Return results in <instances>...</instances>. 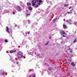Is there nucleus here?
I'll return each mask as SVG.
<instances>
[{
	"label": "nucleus",
	"mask_w": 77,
	"mask_h": 77,
	"mask_svg": "<svg viewBox=\"0 0 77 77\" xmlns=\"http://www.w3.org/2000/svg\"><path fill=\"white\" fill-rule=\"evenodd\" d=\"M17 56L18 59H21V58H23V52L21 51H19L17 54Z\"/></svg>",
	"instance_id": "f257e3e1"
},
{
	"label": "nucleus",
	"mask_w": 77,
	"mask_h": 77,
	"mask_svg": "<svg viewBox=\"0 0 77 77\" xmlns=\"http://www.w3.org/2000/svg\"><path fill=\"white\" fill-rule=\"evenodd\" d=\"M38 2V0H32V5L33 6L35 5V4L36 3V2Z\"/></svg>",
	"instance_id": "f03ea898"
},
{
	"label": "nucleus",
	"mask_w": 77,
	"mask_h": 77,
	"mask_svg": "<svg viewBox=\"0 0 77 77\" xmlns=\"http://www.w3.org/2000/svg\"><path fill=\"white\" fill-rule=\"evenodd\" d=\"M64 35H66V33L64 31H62L61 32V35L62 37H65V36Z\"/></svg>",
	"instance_id": "7ed1b4c3"
},
{
	"label": "nucleus",
	"mask_w": 77,
	"mask_h": 77,
	"mask_svg": "<svg viewBox=\"0 0 77 77\" xmlns=\"http://www.w3.org/2000/svg\"><path fill=\"white\" fill-rule=\"evenodd\" d=\"M9 28L7 26L6 27V31L7 32V33H10V32L9 31Z\"/></svg>",
	"instance_id": "20e7f679"
},
{
	"label": "nucleus",
	"mask_w": 77,
	"mask_h": 77,
	"mask_svg": "<svg viewBox=\"0 0 77 77\" xmlns=\"http://www.w3.org/2000/svg\"><path fill=\"white\" fill-rule=\"evenodd\" d=\"M17 9L18 11H21V9L19 6L17 7Z\"/></svg>",
	"instance_id": "39448f33"
},
{
	"label": "nucleus",
	"mask_w": 77,
	"mask_h": 77,
	"mask_svg": "<svg viewBox=\"0 0 77 77\" xmlns=\"http://www.w3.org/2000/svg\"><path fill=\"white\" fill-rule=\"evenodd\" d=\"M69 23L70 24H72V21H71V20L69 19Z\"/></svg>",
	"instance_id": "423d86ee"
},
{
	"label": "nucleus",
	"mask_w": 77,
	"mask_h": 77,
	"mask_svg": "<svg viewBox=\"0 0 77 77\" xmlns=\"http://www.w3.org/2000/svg\"><path fill=\"white\" fill-rule=\"evenodd\" d=\"M14 52H16V51H10V53H14Z\"/></svg>",
	"instance_id": "0eeeda50"
},
{
	"label": "nucleus",
	"mask_w": 77,
	"mask_h": 77,
	"mask_svg": "<svg viewBox=\"0 0 77 77\" xmlns=\"http://www.w3.org/2000/svg\"><path fill=\"white\" fill-rule=\"evenodd\" d=\"M27 6H31V3L29 2H27Z\"/></svg>",
	"instance_id": "6e6552de"
},
{
	"label": "nucleus",
	"mask_w": 77,
	"mask_h": 77,
	"mask_svg": "<svg viewBox=\"0 0 77 77\" xmlns=\"http://www.w3.org/2000/svg\"><path fill=\"white\" fill-rule=\"evenodd\" d=\"M57 18H56L54 20H53V22L54 23H55V21H56V20H57Z\"/></svg>",
	"instance_id": "1a4fd4ad"
},
{
	"label": "nucleus",
	"mask_w": 77,
	"mask_h": 77,
	"mask_svg": "<svg viewBox=\"0 0 77 77\" xmlns=\"http://www.w3.org/2000/svg\"><path fill=\"white\" fill-rule=\"evenodd\" d=\"M28 9L29 11H31L32 10V8L30 7H28Z\"/></svg>",
	"instance_id": "9d476101"
},
{
	"label": "nucleus",
	"mask_w": 77,
	"mask_h": 77,
	"mask_svg": "<svg viewBox=\"0 0 77 77\" xmlns=\"http://www.w3.org/2000/svg\"><path fill=\"white\" fill-rule=\"evenodd\" d=\"M71 64L72 65V66H74L75 65V64L74 63H71Z\"/></svg>",
	"instance_id": "9b49d317"
},
{
	"label": "nucleus",
	"mask_w": 77,
	"mask_h": 77,
	"mask_svg": "<svg viewBox=\"0 0 77 77\" xmlns=\"http://www.w3.org/2000/svg\"><path fill=\"white\" fill-rule=\"evenodd\" d=\"M67 14H72V13L71 11H70L67 12Z\"/></svg>",
	"instance_id": "f8f14e48"
},
{
	"label": "nucleus",
	"mask_w": 77,
	"mask_h": 77,
	"mask_svg": "<svg viewBox=\"0 0 77 77\" xmlns=\"http://www.w3.org/2000/svg\"><path fill=\"white\" fill-rule=\"evenodd\" d=\"M63 28H64V29H66V25H63Z\"/></svg>",
	"instance_id": "ddd939ff"
},
{
	"label": "nucleus",
	"mask_w": 77,
	"mask_h": 77,
	"mask_svg": "<svg viewBox=\"0 0 77 77\" xmlns=\"http://www.w3.org/2000/svg\"><path fill=\"white\" fill-rule=\"evenodd\" d=\"M42 0H39L38 1V2L39 3H42Z\"/></svg>",
	"instance_id": "4468645a"
},
{
	"label": "nucleus",
	"mask_w": 77,
	"mask_h": 77,
	"mask_svg": "<svg viewBox=\"0 0 77 77\" xmlns=\"http://www.w3.org/2000/svg\"><path fill=\"white\" fill-rule=\"evenodd\" d=\"M74 25H76V24H77V22H75L74 23Z\"/></svg>",
	"instance_id": "2eb2a0df"
},
{
	"label": "nucleus",
	"mask_w": 77,
	"mask_h": 77,
	"mask_svg": "<svg viewBox=\"0 0 77 77\" xmlns=\"http://www.w3.org/2000/svg\"><path fill=\"white\" fill-rule=\"evenodd\" d=\"M64 6L65 7H66V6H68V4H67V5L65 4V5H64Z\"/></svg>",
	"instance_id": "dca6fc26"
},
{
	"label": "nucleus",
	"mask_w": 77,
	"mask_h": 77,
	"mask_svg": "<svg viewBox=\"0 0 77 77\" xmlns=\"http://www.w3.org/2000/svg\"><path fill=\"white\" fill-rule=\"evenodd\" d=\"M28 23L29 24L30 23V20H28Z\"/></svg>",
	"instance_id": "f3484780"
},
{
	"label": "nucleus",
	"mask_w": 77,
	"mask_h": 77,
	"mask_svg": "<svg viewBox=\"0 0 77 77\" xmlns=\"http://www.w3.org/2000/svg\"><path fill=\"white\" fill-rule=\"evenodd\" d=\"M27 33H28V34H29L30 33V32H26L25 34H27Z\"/></svg>",
	"instance_id": "a211bd4d"
},
{
	"label": "nucleus",
	"mask_w": 77,
	"mask_h": 77,
	"mask_svg": "<svg viewBox=\"0 0 77 77\" xmlns=\"http://www.w3.org/2000/svg\"><path fill=\"white\" fill-rule=\"evenodd\" d=\"M30 15V14H26V16L27 17L28 16H29Z\"/></svg>",
	"instance_id": "6ab92c4d"
},
{
	"label": "nucleus",
	"mask_w": 77,
	"mask_h": 77,
	"mask_svg": "<svg viewBox=\"0 0 77 77\" xmlns=\"http://www.w3.org/2000/svg\"><path fill=\"white\" fill-rule=\"evenodd\" d=\"M77 41V40L75 39V40L74 41V42H75Z\"/></svg>",
	"instance_id": "aec40b11"
},
{
	"label": "nucleus",
	"mask_w": 77,
	"mask_h": 77,
	"mask_svg": "<svg viewBox=\"0 0 77 77\" xmlns=\"http://www.w3.org/2000/svg\"><path fill=\"white\" fill-rule=\"evenodd\" d=\"M38 5H36L35 6V8H38Z\"/></svg>",
	"instance_id": "412c9836"
},
{
	"label": "nucleus",
	"mask_w": 77,
	"mask_h": 77,
	"mask_svg": "<svg viewBox=\"0 0 77 77\" xmlns=\"http://www.w3.org/2000/svg\"><path fill=\"white\" fill-rule=\"evenodd\" d=\"M66 22H67V23H69V20H67L66 21Z\"/></svg>",
	"instance_id": "4be33fe9"
},
{
	"label": "nucleus",
	"mask_w": 77,
	"mask_h": 77,
	"mask_svg": "<svg viewBox=\"0 0 77 77\" xmlns=\"http://www.w3.org/2000/svg\"><path fill=\"white\" fill-rule=\"evenodd\" d=\"M37 4H38V5H41V3H38Z\"/></svg>",
	"instance_id": "5701e85b"
},
{
	"label": "nucleus",
	"mask_w": 77,
	"mask_h": 77,
	"mask_svg": "<svg viewBox=\"0 0 77 77\" xmlns=\"http://www.w3.org/2000/svg\"><path fill=\"white\" fill-rule=\"evenodd\" d=\"M5 42H8V40H5Z\"/></svg>",
	"instance_id": "b1692460"
},
{
	"label": "nucleus",
	"mask_w": 77,
	"mask_h": 77,
	"mask_svg": "<svg viewBox=\"0 0 77 77\" xmlns=\"http://www.w3.org/2000/svg\"><path fill=\"white\" fill-rule=\"evenodd\" d=\"M48 44V42H47V43H46L45 44V45H47V44Z\"/></svg>",
	"instance_id": "393cba45"
},
{
	"label": "nucleus",
	"mask_w": 77,
	"mask_h": 77,
	"mask_svg": "<svg viewBox=\"0 0 77 77\" xmlns=\"http://www.w3.org/2000/svg\"><path fill=\"white\" fill-rule=\"evenodd\" d=\"M49 38L50 39H51V36H50L49 37Z\"/></svg>",
	"instance_id": "a878e982"
},
{
	"label": "nucleus",
	"mask_w": 77,
	"mask_h": 77,
	"mask_svg": "<svg viewBox=\"0 0 77 77\" xmlns=\"http://www.w3.org/2000/svg\"><path fill=\"white\" fill-rule=\"evenodd\" d=\"M28 54H31V52H29V53H28Z\"/></svg>",
	"instance_id": "bb28decb"
},
{
	"label": "nucleus",
	"mask_w": 77,
	"mask_h": 77,
	"mask_svg": "<svg viewBox=\"0 0 77 77\" xmlns=\"http://www.w3.org/2000/svg\"><path fill=\"white\" fill-rule=\"evenodd\" d=\"M5 74V73L4 72V73H2V75H4V74Z\"/></svg>",
	"instance_id": "cd10ccee"
},
{
	"label": "nucleus",
	"mask_w": 77,
	"mask_h": 77,
	"mask_svg": "<svg viewBox=\"0 0 77 77\" xmlns=\"http://www.w3.org/2000/svg\"><path fill=\"white\" fill-rule=\"evenodd\" d=\"M70 51V53H72V50H71Z\"/></svg>",
	"instance_id": "c85d7f7f"
},
{
	"label": "nucleus",
	"mask_w": 77,
	"mask_h": 77,
	"mask_svg": "<svg viewBox=\"0 0 77 77\" xmlns=\"http://www.w3.org/2000/svg\"><path fill=\"white\" fill-rule=\"evenodd\" d=\"M16 63H17V64H18V63H19V62H17Z\"/></svg>",
	"instance_id": "c756f323"
},
{
	"label": "nucleus",
	"mask_w": 77,
	"mask_h": 77,
	"mask_svg": "<svg viewBox=\"0 0 77 77\" xmlns=\"http://www.w3.org/2000/svg\"><path fill=\"white\" fill-rule=\"evenodd\" d=\"M39 55H38V57H39Z\"/></svg>",
	"instance_id": "7c9ffc66"
},
{
	"label": "nucleus",
	"mask_w": 77,
	"mask_h": 77,
	"mask_svg": "<svg viewBox=\"0 0 77 77\" xmlns=\"http://www.w3.org/2000/svg\"><path fill=\"white\" fill-rule=\"evenodd\" d=\"M13 14H15V12H13Z\"/></svg>",
	"instance_id": "2f4dec72"
},
{
	"label": "nucleus",
	"mask_w": 77,
	"mask_h": 77,
	"mask_svg": "<svg viewBox=\"0 0 77 77\" xmlns=\"http://www.w3.org/2000/svg\"><path fill=\"white\" fill-rule=\"evenodd\" d=\"M71 7H70V8H69V9H71Z\"/></svg>",
	"instance_id": "473e14b6"
},
{
	"label": "nucleus",
	"mask_w": 77,
	"mask_h": 77,
	"mask_svg": "<svg viewBox=\"0 0 77 77\" xmlns=\"http://www.w3.org/2000/svg\"><path fill=\"white\" fill-rule=\"evenodd\" d=\"M32 77H35V75H33L32 76Z\"/></svg>",
	"instance_id": "72a5a7b5"
},
{
	"label": "nucleus",
	"mask_w": 77,
	"mask_h": 77,
	"mask_svg": "<svg viewBox=\"0 0 77 77\" xmlns=\"http://www.w3.org/2000/svg\"><path fill=\"white\" fill-rule=\"evenodd\" d=\"M63 21H65V19H63Z\"/></svg>",
	"instance_id": "f704fd0d"
},
{
	"label": "nucleus",
	"mask_w": 77,
	"mask_h": 77,
	"mask_svg": "<svg viewBox=\"0 0 77 77\" xmlns=\"http://www.w3.org/2000/svg\"><path fill=\"white\" fill-rule=\"evenodd\" d=\"M35 54H36V53L35 52Z\"/></svg>",
	"instance_id": "c9c22d12"
},
{
	"label": "nucleus",
	"mask_w": 77,
	"mask_h": 77,
	"mask_svg": "<svg viewBox=\"0 0 77 77\" xmlns=\"http://www.w3.org/2000/svg\"><path fill=\"white\" fill-rule=\"evenodd\" d=\"M15 27H17V25H15Z\"/></svg>",
	"instance_id": "e433bc0d"
},
{
	"label": "nucleus",
	"mask_w": 77,
	"mask_h": 77,
	"mask_svg": "<svg viewBox=\"0 0 77 77\" xmlns=\"http://www.w3.org/2000/svg\"><path fill=\"white\" fill-rule=\"evenodd\" d=\"M25 23H26V22L25 21Z\"/></svg>",
	"instance_id": "4c0bfd02"
},
{
	"label": "nucleus",
	"mask_w": 77,
	"mask_h": 77,
	"mask_svg": "<svg viewBox=\"0 0 77 77\" xmlns=\"http://www.w3.org/2000/svg\"><path fill=\"white\" fill-rule=\"evenodd\" d=\"M30 77H31V75H30Z\"/></svg>",
	"instance_id": "58836bf2"
}]
</instances>
